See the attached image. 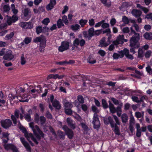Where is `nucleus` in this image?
I'll return each mask as SVG.
<instances>
[{"instance_id":"27","label":"nucleus","mask_w":152,"mask_h":152,"mask_svg":"<svg viewBox=\"0 0 152 152\" xmlns=\"http://www.w3.org/2000/svg\"><path fill=\"white\" fill-rule=\"evenodd\" d=\"M122 20L124 23L125 24H128L129 22H134V20L129 19L127 17L125 16H123L122 18Z\"/></svg>"},{"instance_id":"2","label":"nucleus","mask_w":152,"mask_h":152,"mask_svg":"<svg viewBox=\"0 0 152 152\" xmlns=\"http://www.w3.org/2000/svg\"><path fill=\"white\" fill-rule=\"evenodd\" d=\"M113 116L114 118L115 121V124H114V122L112 118L110 117V116H109L108 119L112 127L114 128V132L116 134H119L120 132L118 125H120V122L119 121V119L116 115H113Z\"/></svg>"},{"instance_id":"57","label":"nucleus","mask_w":152,"mask_h":152,"mask_svg":"<svg viewBox=\"0 0 152 152\" xmlns=\"http://www.w3.org/2000/svg\"><path fill=\"white\" fill-rule=\"evenodd\" d=\"M64 76L63 75H58V74H56V75H53V78L57 79V78H58L59 79H61Z\"/></svg>"},{"instance_id":"19","label":"nucleus","mask_w":152,"mask_h":152,"mask_svg":"<svg viewBox=\"0 0 152 152\" xmlns=\"http://www.w3.org/2000/svg\"><path fill=\"white\" fill-rule=\"evenodd\" d=\"M85 43V41L83 39L79 40L78 38H76L73 42V44L74 46H77L80 44L81 47L84 46Z\"/></svg>"},{"instance_id":"4","label":"nucleus","mask_w":152,"mask_h":152,"mask_svg":"<svg viewBox=\"0 0 152 152\" xmlns=\"http://www.w3.org/2000/svg\"><path fill=\"white\" fill-rule=\"evenodd\" d=\"M29 125L33 131V133L36 136L37 139H40L41 137H43L44 135L42 132L40 130L37 126H34V123L32 122L29 123Z\"/></svg>"},{"instance_id":"40","label":"nucleus","mask_w":152,"mask_h":152,"mask_svg":"<svg viewBox=\"0 0 152 152\" xmlns=\"http://www.w3.org/2000/svg\"><path fill=\"white\" fill-rule=\"evenodd\" d=\"M128 117L126 114H123L121 115V119L123 122H126L127 121Z\"/></svg>"},{"instance_id":"64","label":"nucleus","mask_w":152,"mask_h":152,"mask_svg":"<svg viewBox=\"0 0 152 152\" xmlns=\"http://www.w3.org/2000/svg\"><path fill=\"white\" fill-rule=\"evenodd\" d=\"M145 18L147 19H150L152 20V13H149L146 15Z\"/></svg>"},{"instance_id":"31","label":"nucleus","mask_w":152,"mask_h":152,"mask_svg":"<svg viewBox=\"0 0 152 152\" xmlns=\"http://www.w3.org/2000/svg\"><path fill=\"white\" fill-rule=\"evenodd\" d=\"M71 29L74 31H77L80 28V26L78 24H75L74 25H72L70 26Z\"/></svg>"},{"instance_id":"29","label":"nucleus","mask_w":152,"mask_h":152,"mask_svg":"<svg viewBox=\"0 0 152 152\" xmlns=\"http://www.w3.org/2000/svg\"><path fill=\"white\" fill-rule=\"evenodd\" d=\"M27 59L26 57H25L24 55L22 54L21 56L20 62L22 65L25 64L27 61Z\"/></svg>"},{"instance_id":"33","label":"nucleus","mask_w":152,"mask_h":152,"mask_svg":"<svg viewBox=\"0 0 152 152\" xmlns=\"http://www.w3.org/2000/svg\"><path fill=\"white\" fill-rule=\"evenodd\" d=\"M102 3L106 6H110L111 5V2L110 0H100Z\"/></svg>"},{"instance_id":"63","label":"nucleus","mask_w":152,"mask_h":152,"mask_svg":"<svg viewBox=\"0 0 152 152\" xmlns=\"http://www.w3.org/2000/svg\"><path fill=\"white\" fill-rule=\"evenodd\" d=\"M10 10V7L9 5H5L4 6V10L5 11H9Z\"/></svg>"},{"instance_id":"55","label":"nucleus","mask_w":152,"mask_h":152,"mask_svg":"<svg viewBox=\"0 0 152 152\" xmlns=\"http://www.w3.org/2000/svg\"><path fill=\"white\" fill-rule=\"evenodd\" d=\"M102 104L103 105V106L104 108H107L108 107V105L107 104V103L105 100V99H103L102 100Z\"/></svg>"},{"instance_id":"5","label":"nucleus","mask_w":152,"mask_h":152,"mask_svg":"<svg viewBox=\"0 0 152 152\" xmlns=\"http://www.w3.org/2000/svg\"><path fill=\"white\" fill-rule=\"evenodd\" d=\"M34 41L35 42H39V50L40 52L44 51L46 44V40L44 36H41L36 37L34 39Z\"/></svg>"},{"instance_id":"45","label":"nucleus","mask_w":152,"mask_h":152,"mask_svg":"<svg viewBox=\"0 0 152 152\" xmlns=\"http://www.w3.org/2000/svg\"><path fill=\"white\" fill-rule=\"evenodd\" d=\"M49 129L53 137H52V139H54L55 138H56V134L55 132H54L52 128L51 127H49Z\"/></svg>"},{"instance_id":"59","label":"nucleus","mask_w":152,"mask_h":152,"mask_svg":"<svg viewBox=\"0 0 152 152\" xmlns=\"http://www.w3.org/2000/svg\"><path fill=\"white\" fill-rule=\"evenodd\" d=\"M132 99L133 101L135 102H140L139 99L137 97V96H132Z\"/></svg>"},{"instance_id":"49","label":"nucleus","mask_w":152,"mask_h":152,"mask_svg":"<svg viewBox=\"0 0 152 152\" xmlns=\"http://www.w3.org/2000/svg\"><path fill=\"white\" fill-rule=\"evenodd\" d=\"M104 21V20H103L102 21H99L97 22V23H96L95 25V28H98V27H99V26H101V25L102 26L103 23Z\"/></svg>"},{"instance_id":"6","label":"nucleus","mask_w":152,"mask_h":152,"mask_svg":"<svg viewBox=\"0 0 152 152\" xmlns=\"http://www.w3.org/2000/svg\"><path fill=\"white\" fill-rule=\"evenodd\" d=\"M23 132L24 133L25 137H26L28 140L29 141V142H30L29 139L31 138L36 143V144H38V142L37 141L36 139H35L32 133H28L27 131H26L25 129L24 128H23Z\"/></svg>"},{"instance_id":"38","label":"nucleus","mask_w":152,"mask_h":152,"mask_svg":"<svg viewBox=\"0 0 152 152\" xmlns=\"http://www.w3.org/2000/svg\"><path fill=\"white\" fill-rule=\"evenodd\" d=\"M87 22L88 21L86 19H81L79 21V23L80 25L81 26L83 27L86 24Z\"/></svg>"},{"instance_id":"20","label":"nucleus","mask_w":152,"mask_h":152,"mask_svg":"<svg viewBox=\"0 0 152 152\" xmlns=\"http://www.w3.org/2000/svg\"><path fill=\"white\" fill-rule=\"evenodd\" d=\"M9 135V134H8L7 132H3L1 136V138L2 139L3 142L5 144H6L9 140L8 137Z\"/></svg>"},{"instance_id":"28","label":"nucleus","mask_w":152,"mask_h":152,"mask_svg":"<svg viewBox=\"0 0 152 152\" xmlns=\"http://www.w3.org/2000/svg\"><path fill=\"white\" fill-rule=\"evenodd\" d=\"M53 105L54 107L58 110H59L61 106L59 102L57 101V100H56V99H55L53 102Z\"/></svg>"},{"instance_id":"18","label":"nucleus","mask_w":152,"mask_h":152,"mask_svg":"<svg viewBox=\"0 0 152 152\" xmlns=\"http://www.w3.org/2000/svg\"><path fill=\"white\" fill-rule=\"evenodd\" d=\"M118 53H113V57L114 59H117L119 58H122L124 57L123 50L118 51Z\"/></svg>"},{"instance_id":"8","label":"nucleus","mask_w":152,"mask_h":152,"mask_svg":"<svg viewBox=\"0 0 152 152\" xmlns=\"http://www.w3.org/2000/svg\"><path fill=\"white\" fill-rule=\"evenodd\" d=\"M69 43L67 42H61V45L58 48V50L59 51L63 52L69 48Z\"/></svg>"},{"instance_id":"26","label":"nucleus","mask_w":152,"mask_h":152,"mask_svg":"<svg viewBox=\"0 0 152 152\" xmlns=\"http://www.w3.org/2000/svg\"><path fill=\"white\" fill-rule=\"evenodd\" d=\"M66 121L68 125L70 126L72 129L75 128V126L74 123L73 121L70 118H66Z\"/></svg>"},{"instance_id":"39","label":"nucleus","mask_w":152,"mask_h":152,"mask_svg":"<svg viewBox=\"0 0 152 152\" xmlns=\"http://www.w3.org/2000/svg\"><path fill=\"white\" fill-rule=\"evenodd\" d=\"M135 115L137 118H140L143 116L144 113H140L139 112H136L135 113Z\"/></svg>"},{"instance_id":"9","label":"nucleus","mask_w":152,"mask_h":152,"mask_svg":"<svg viewBox=\"0 0 152 152\" xmlns=\"http://www.w3.org/2000/svg\"><path fill=\"white\" fill-rule=\"evenodd\" d=\"M88 34H87V32L85 31L83 32V35L85 37L87 38L90 39L92 37L94 34V28H90L88 30Z\"/></svg>"},{"instance_id":"44","label":"nucleus","mask_w":152,"mask_h":152,"mask_svg":"<svg viewBox=\"0 0 152 152\" xmlns=\"http://www.w3.org/2000/svg\"><path fill=\"white\" fill-rule=\"evenodd\" d=\"M11 8L13 13L15 14H17L18 12V10L15 9V6L14 4H12L11 5Z\"/></svg>"},{"instance_id":"56","label":"nucleus","mask_w":152,"mask_h":152,"mask_svg":"<svg viewBox=\"0 0 152 152\" xmlns=\"http://www.w3.org/2000/svg\"><path fill=\"white\" fill-rule=\"evenodd\" d=\"M46 8L47 10H51V9H53V6L52 5L50 1V3L49 4H48L47 5Z\"/></svg>"},{"instance_id":"13","label":"nucleus","mask_w":152,"mask_h":152,"mask_svg":"<svg viewBox=\"0 0 152 152\" xmlns=\"http://www.w3.org/2000/svg\"><path fill=\"white\" fill-rule=\"evenodd\" d=\"M63 129L65 131L66 134L68 136L69 138H72L73 136V133L71 129H68L66 126H64L63 127Z\"/></svg>"},{"instance_id":"10","label":"nucleus","mask_w":152,"mask_h":152,"mask_svg":"<svg viewBox=\"0 0 152 152\" xmlns=\"http://www.w3.org/2000/svg\"><path fill=\"white\" fill-rule=\"evenodd\" d=\"M1 124L3 127L7 129L11 126L12 122L10 119H6L5 120H1Z\"/></svg>"},{"instance_id":"37","label":"nucleus","mask_w":152,"mask_h":152,"mask_svg":"<svg viewBox=\"0 0 152 152\" xmlns=\"http://www.w3.org/2000/svg\"><path fill=\"white\" fill-rule=\"evenodd\" d=\"M122 26H123V25H120L121 29L123 32L124 33H128L129 32L130 30L129 28L127 27H126L122 28Z\"/></svg>"},{"instance_id":"60","label":"nucleus","mask_w":152,"mask_h":152,"mask_svg":"<svg viewBox=\"0 0 152 152\" xmlns=\"http://www.w3.org/2000/svg\"><path fill=\"white\" fill-rule=\"evenodd\" d=\"M6 50L5 48H3L0 50V56H3L6 53Z\"/></svg>"},{"instance_id":"32","label":"nucleus","mask_w":152,"mask_h":152,"mask_svg":"<svg viewBox=\"0 0 152 152\" xmlns=\"http://www.w3.org/2000/svg\"><path fill=\"white\" fill-rule=\"evenodd\" d=\"M88 62L90 64H94L96 62V61L94 58L92 56L90 55L87 59Z\"/></svg>"},{"instance_id":"1","label":"nucleus","mask_w":152,"mask_h":152,"mask_svg":"<svg viewBox=\"0 0 152 152\" xmlns=\"http://www.w3.org/2000/svg\"><path fill=\"white\" fill-rule=\"evenodd\" d=\"M140 39V35L139 34H135L130 39V46L131 47L130 51L132 53H135L136 51L134 48L139 47L140 44L139 41Z\"/></svg>"},{"instance_id":"35","label":"nucleus","mask_w":152,"mask_h":152,"mask_svg":"<svg viewBox=\"0 0 152 152\" xmlns=\"http://www.w3.org/2000/svg\"><path fill=\"white\" fill-rule=\"evenodd\" d=\"M109 107L110 109V112L112 113H115L116 112V109L114 107L113 105L112 104V103H109Z\"/></svg>"},{"instance_id":"36","label":"nucleus","mask_w":152,"mask_h":152,"mask_svg":"<svg viewBox=\"0 0 152 152\" xmlns=\"http://www.w3.org/2000/svg\"><path fill=\"white\" fill-rule=\"evenodd\" d=\"M143 53L144 51L143 50V48H142V47L141 48H139L138 51V57H139V58H141V57H142Z\"/></svg>"},{"instance_id":"62","label":"nucleus","mask_w":152,"mask_h":152,"mask_svg":"<svg viewBox=\"0 0 152 152\" xmlns=\"http://www.w3.org/2000/svg\"><path fill=\"white\" fill-rule=\"evenodd\" d=\"M110 24L112 26L114 25L116 23V20L114 18H112L110 21Z\"/></svg>"},{"instance_id":"42","label":"nucleus","mask_w":152,"mask_h":152,"mask_svg":"<svg viewBox=\"0 0 152 152\" xmlns=\"http://www.w3.org/2000/svg\"><path fill=\"white\" fill-rule=\"evenodd\" d=\"M14 33L13 32H11L10 34H7L5 37V39H10L12 38L14 36Z\"/></svg>"},{"instance_id":"17","label":"nucleus","mask_w":152,"mask_h":152,"mask_svg":"<svg viewBox=\"0 0 152 152\" xmlns=\"http://www.w3.org/2000/svg\"><path fill=\"white\" fill-rule=\"evenodd\" d=\"M4 147L5 149H11L14 152H17L18 151V150L16 147L12 144H4Z\"/></svg>"},{"instance_id":"34","label":"nucleus","mask_w":152,"mask_h":152,"mask_svg":"<svg viewBox=\"0 0 152 152\" xmlns=\"http://www.w3.org/2000/svg\"><path fill=\"white\" fill-rule=\"evenodd\" d=\"M64 106L66 108H70L72 107L73 105L71 102H64Z\"/></svg>"},{"instance_id":"11","label":"nucleus","mask_w":152,"mask_h":152,"mask_svg":"<svg viewBox=\"0 0 152 152\" xmlns=\"http://www.w3.org/2000/svg\"><path fill=\"white\" fill-rule=\"evenodd\" d=\"M24 15V18L25 20H27L31 18V14L30 10L28 9H25L23 12Z\"/></svg>"},{"instance_id":"58","label":"nucleus","mask_w":152,"mask_h":152,"mask_svg":"<svg viewBox=\"0 0 152 152\" xmlns=\"http://www.w3.org/2000/svg\"><path fill=\"white\" fill-rule=\"evenodd\" d=\"M65 113L68 115L71 114L72 113V111L69 108H65Z\"/></svg>"},{"instance_id":"50","label":"nucleus","mask_w":152,"mask_h":152,"mask_svg":"<svg viewBox=\"0 0 152 152\" xmlns=\"http://www.w3.org/2000/svg\"><path fill=\"white\" fill-rule=\"evenodd\" d=\"M62 20L65 23V24H67L68 23L69 21L67 19V17L66 15H64L62 17Z\"/></svg>"},{"instance_id":"48","label":"nucleus","mask_w":152,"mask_h":152,"mask_svg":"<svg viewBox=\"0 0 152 152\" xmlns=\"http://www.w3.org/2000/svg\"><path fill=\"white\" fill-rule=\"evenodd\" d=\"M50 22V20L49 18H45V19L42 21V23H43V24L47 25V24H48V23Z\"/></svg>"},{"instance_id":"41","label":"nucleus","mask_w":152,"mask_h":152,"mask_svg":"<svg viewBox=\"0 0 152 152\" xmlns=\"http://www.w3.org/2000/svg\"><path fill=\"white\" fill-rule=\"evenodd\" d=\"M146 70L148 73L150 75H152V68L149 65H148L146 67Z\"/></svg>"},{"instance_id":"47","label":"nucleus","mask_w":152,"mask_h":152,"mask_svg":"<svg viewBox=\"0 0 152 152\" xmlns=\"http://www.w3.org/2000/svg\"><path fill=\"white\" fill-rule=\"evenodd\" d=\"M71 61H70L69 62H67L66 61H60L57 64L59 65H64L66 64H69L72 63Z\"/></svg>"},{"instance_id":"53","label":"nucleus","mask_w":152,"mask_h":152,"mask_svg":"<svg viewBox=\"0 0 152 152\" xmlns=\"http://www.w3.org/2000/svg\"><path fill=\"white\" fill-rule=\"evenodd\" d=\"M77 99L80 103H83L84 102V99L82 96H77Z\"/></svg>"},{"instance_id":"43","label":"nucleus","mask_w":152,"mask_h":152,"mask_svg":"<svg viewBox=\"0 0 152 152\" xmlns=\"http://www.w3.org/2000/svg\"><path fill=\"white\" fill-rule=\"evenodd\" d=\"M152 53L151 50H148L146 51L145 54V56L146 58H149Z\"/></svg>"},{"instance_id":"51","label":"nucleus","mask_w":152,"mask_h":152,"mask_svg":"<svg viewBox=\"0 0 152 152\" xmlns=\"http://www.w3.org/2000/svg\"><path fill=\"white\" fill-rule=\"evenodd\" d=\"M36 32L37 34H39L42 32V29L41 26H38L36 28Z\"/></svg>"},{"instance_id":"24","label":"nucleus","mask_w":152,"mask_h":152,"mask_svg":"<svg viewBox=\"0 0 152 152\" xmlns=\"http://www.w3.org/2000/svg\"><path fill=\"white\" fill-rule=\"evenodd\" d=\"M132 15L135 17H139L142 14V12L140 10L134 9L131 12Z\"/></svg>"},{"instance_id":"30","label":"nucleus","mask_w":152,"mask_h":152,"mask_svg":"<svg viewBox=\"0 0 152 152\" xmlns=\"http://www.w3.org/2000/svg\"><path fill=\"white\" fill-rule=\"evenodd\" d=\"M143 37L147 39H152V33L146 32L145 33Z\"/></svg>"},{"instance_id":"12","label":"nucleus","mask_w":152,"mask_h":152,"mask_svg":"<svg viewBox=\"0 0 152 152\" xmlns=\"http://www.w3.org/2000/svg\"><path fill=\"white\" fill-rule=\"evenodd\" d=\"M124 36L123 35H119L116 40L113 42L115 45H117L118 44H122L124 43Z\"/></svg>"},{"instance_id":"23","label":"nucleus","mask_w":152,"mask_h":152,"mask_svg":"<svg viewBox=\"0 0 152 152\" xmlns=\"http://www.w3.org/2000/svg\"><path fill=\"white\" fill-rule=\"evenodd\" d=\"M19 115V112L18 110H16L14 115H11V118L13 122V123L14 124H17L16 118H18Z\"/></svg>"},{"instance_id":"21","label":"nucleus","mask_w":152,"mask_h":152,"mask_svg":"<svg viewBox=\"0 0 152 152\" xmlns=\"http://www.w3.org/2000/svg\"><path fill=\"white\" fill-rule=\"evenodd\" d=\"M110 43V37L108 38V41L107 42H105V38H103L102 39L100 42V44L101 46L103 47H106Z\"/></svg>"},{"instance_id":"7","label":"nucleus","mask_w":152,"mask_h":152,"mask_svg":"<svg viewBox=\"0 0 152 152\" xmlns=\"http://www.w3.org/2000/svg\"><path fill=\"white\" fill-rule=\"evenodd\" d=\"M14 56L12 53V52L10 50H6V53L3 56V58L5 60H10L13 59Z\"/></svg>"},{"instance_id":"46","label":"nucleus","mask_w":152,"mask_h":152,"mask_svg":"<svg viewBox=\"0 0 152 152\" xmlns=\"http://www.w3.org/2000/svg\"><path fill=\"white\" fill-rule=\"evenodd\" d=\"M64 24L62 22L61 19H59L57 22V26L58 28L61 27L62 26L64 25Z\"/></svg>"},{"instance_id":"22","label":"nucleus","mask_w":152,"mask_h":152,"mask_svg":"<svg viewBox=\"0 0 152 152\" xmlns=\"http://www.w3.org/2000/svg\"><path fill=\"white\" fill-rule=\"evenodd\" d=\"M28 95L27 94H25L21 96H17V99H18L20 102H28V99H27Z\"/></svg>"},{"instance_id":"54","label":"nucleus","mask_w":152,"mask_h":152,"mask_svg":"<svg viewBox=\"0 0 152 152\" xmlns=\"http://www.w3.org/2000/svg\"><path fill=\"white\" fill-rule=\"evenodd\" d=\"M7 23L9 25H10L12 23V18H11L10 17L7 16Z\"/></svg>"},{"instance_id":"16","label":"nucleus","mask_w":152,"mask_h":152,"mask_svg":"<svg viewBox=\"0 0 152 152\" xmlns=\"http://www.w3.org/2000/svg\"><path fill=\"white\" fill-rule=\"evenodd\" d=\"M124 57L125 55L127 59L130 60H133L134 57L132 55L129 54V50L127 48H124L123 50Z\"/></svg>"},{"instance_id":"14","label":"nucleus","mask_w":152,"mask_h":152,"mask_svg":"<svg viewBox=\"0 0 152 152\" xmlns=\"http://www.w3.org/2000/svg\"><path fill=\"white\" fill-rule=\"evenodd\" d=\"M39 118L40 119V122L42 124H43L45 123L46 121V118L45 117L43 116H41L39 118V116L38 114L36 113L35 116L34 120L36 122L38 123L39 121Z\"/></svg>"},{"instance_id":"3","label":"nucleus","mask_w":152,"mask_h":152,"mask_svg":"<svg viewBox=\"0 0 152 152\" xmlns=\"http://www.w3.org/2000/svg\"><path fill=\"white\" fill-rule=\"evenodd\" d=\"M92 109L93 112L96 113L94 114L93 121L92 123L94 125V128L96 129H98L100 126V123L98 116V115L96 113H99V110L95 106H92Z\"/></svg>"},{"instance_id":"15","label":"nucleus","mask_w":152,"mask_h":152,"mask_svg":"<svg viewBox=\"0 0 152 152\" xmlns=\"http://www.w3.org/2000/svg\"><path fill=\"white\" fill-rule=\"evenodd\" d=\"M19 25L23 28H31L33 27V25L31 22H21Z\"/></svg>"},{"instance_id":"61","label":"nucleus","mask_w":152,"mask_h":152,"mask_svg":"<svg viewBox=\"0 0 152 152\" xmlns=\"http://www.w3.org/2000/svg\"><path fill=\"white\" fill-rule=\"evenodd\" d=\"M109 25V24H108V23H104V22L102 25V26L103 28H108Z\"/></svg>"},{"instance_id":"52","label":"nucleus","mask_w":152,"mask_h":152,"mask_svg":"<svg viewBox=\"0 0 152 152\" xmlns=\"http://www.w3.org/2000/svg\"><path fill=\"white\" fill-rule=\"evenodd\" d=\"M88 23L90 26H94V24H95V20L94 19H93V18L89 19L88 21Z\"/></svg>"},{"instance_id":"25","label":"nucleus","mask_w":152,"mask_h":152,"mask_svg":"<svg viewBox=\"0 0 152 152\" xmlns=\"http://www.w3.org/2000/svg\"><path fill=\"white\" fill-rule=\"evenodd\" d=\"M20 140H21V142L22 143L26 149L27 150H30V148L28 143L26 141L24 138H23V137H21L20 138Z\"/></svg>"}]
</instances>
